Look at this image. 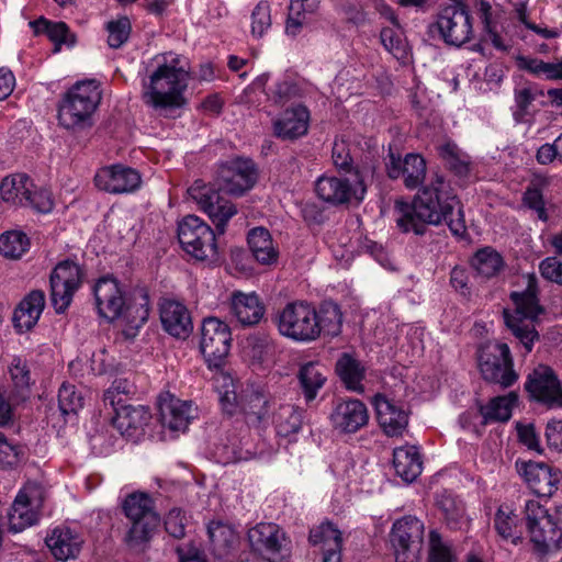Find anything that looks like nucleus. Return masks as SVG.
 Here are the masks:
<instances>
[{"label":"nucleus","instance_id":"1","mask_svg":"<svg viewBox=\"0 0 562 562\" xmlns=\"http://www.w3.org/2000/svg\"><path fill=\"white\" fill-rule=\"evenodd\" d=\"M396 225L403 233L424 235L428 225L446 223L454 236L463 237L467 225L460 200L449 182L436 176L412 203H395Z\"/></svg>","mask_w":562,"mask_h":562},{"label":"nucleus","instance_id":"2","mask_svg":"<svg viewBox=\"0 0 562 562\" xmlns=\"http://www.w3.org/2000/svg\"><path fill=\"white\" fill-rule=\"evenodd\" d=\"M280 336L295 342H312L322 335L338 336L341 331L340 307L325 301L316 308L307 301L296 300L286 303L272 317Z\"/></svg>","mask_w":562,"mask_h":562},{"label":"nucleus","instance_id":"3","mask_svg":"<svg viewBox=\"0 0 562 562\" xmlns=\"http://www.w3.org/2000/svg\"><path fill=\"white\" fill-rule=\"evenodd\" d=\"M155 63L156 68L143 80L144 102L154 109L180 108L184 103L189 71L173 53L157 56Z\"/></svg>","mask_w":562,"mask_h":562},{"label":"nucleus","instance_id":"4","mask_svg":"<svg viewBox=\"0 0 562 562\" xmlns=\"http://www.w3.org/2000/svg\"><path fill=\"white\" fill-rule=\"evenodd\" d=\"M527 286L524 291L512 292L510 300L515 305L513 314L504 312L507 327L515 338L524 346L526 353L532 350L533 344L539 340V333L535 322L543 313L538 299V281L535 274H528Z\"/></svg>","mask_w":562,"mask_h":562},{"label":"nucleus","instance_id":"5","mask_svg":"<svg viewBox=\"0 0 562 562\" xmlns=\"http://www.w3.org/2000/svg\"><path fill=\"white\" fill-rule=\"evenodd\" d=\"M102 100L100 83L87 79L75 83L61 98L58 106L59 125L66 130H82L91 125V119Z\"/></svg>","mask_w":562,"mask_h":562},{"label":"nucleus","instance_id":"6","mask_svg":"<svg viewBox=\"0 0 562 562\" xmlns=\"http://www.w3.org/2000/svg\"><path fill=\"white\" fill-rule=\"evenodd\" d=\"M122 508L130 521V528L124 537L125 543L132 549H144L161 522L153 497L143 492L132 493L125 497Z\"/></svg>","mask_w":562,"mask_h":562},{"label":"nucleus","instance_id":"7","mask_svg":"<svg viewBox=\"0 0 562 562\" xmlns=\"http://www.w3.org/2000/svg\"><path fill=\"white\" fill-rule=\"evenodd\" d=\"M477 364L482 378L502 389H508L518 381L510 349L504 342H488L477 351Z\"/></svg>","mask_w":562,"mask_h":562},{"label":"nucleus","instance_id":"8","mask_svg":"<svg viewBox=\"0 0 562 562\" xmlns=\"http://www.w3.org/2000/svg\"><path fill=\"white\" fill-rule=\"evenodd\" d=\"M178 239L183 250L199 261L215 262L218 259L215 232L195 215L179 222Z\"/></svg>","mask_w":562,"mask_h":562},{"label":"nucleus","instance_id":"9","mask_svg":"<svg viewBox=\"0 0 562 562\" xmlns=\"http://www.w3.org/2000/svg\"><path fill=\"white\" fill-rule=\"evenodd\" d=\"M438 32L448 45L460 47L469 42L473 34L472 18L462 1L441 7L434 23L429 24V33Z\"/></svg>","mask_w":562,"mask_h":562},{"label":"nucleus","instance_id":"10","mask_svg":"<svg viewBox=\"0 0 562 562\" xmlns=\"http://www.w3.org/2000/svg\"><path fill=\"white\" fill-rule=\"evenodd\" d=\"M188 194L207 214L218 234H224L228 221L237 213L236 206L222 196L214 186L202 180L194 181Z\"/></svg>","mask_w":562,"mask_h":562},{"label":"nucleus","instance_id":"11","mask_svg":"<svg viewBox=\"0 0 562 562\" xmlns=\"http://www.w3.org/2000/svg\"><path fill=\"white\" fill-rule=\"evenodd\" d=\"M248 540L252 550L268 562H289L291 558V542L276 524H258L248 531Z\"/></svg>","mask_w":562,"mask_h":562},{"label":"nucleus","instance_id":"12","mask_svg":"<svg viewBox=\"0 0 562 562\" xmlns=\"http://www.w3.org/2000/svg\"><path fill=\"white\" fill-rule=\"evenodd\" d=\"M232 346L231 327L217 317L203 319L200 349L209 367L220 368Z\"/></svg>","mask_w":562,"mask_h":562},{"label":"nucleus","instance_id":"13","mask_svg":"<svg viewBox=\"0 0 562 562\" xmlns=\"http://www.w3.org/2000/svg\"><path fill=\"white\" fill-rule=\"evenodd\" d=\"M81 267L71 261L59 262L50 273V302L56 313H64L72 302L74 294L82 283Z\"/></svg>","mask_w":562,"mask_h":562},{"label":"nucleus","instance_id":"14","mask_svg":"<svg viewBox=\"0 0 562 562\" xmlns=\"http://www.w3.org/2000/svg\"><path fill=\"white\" fill-rule=\"evenodd\" d=\"M315 190L319 199L333 205L345 204L351 199L360 202L367 192L364 182L358 172H356L353 183L345 178L322 176L316 181Z\"/></svg>","mask_w":562,"mask_h":562},{"label":"nucleus","instance_id":"15","mask_svg":"<svg viewBox=\"0 0 562 562\" xmlns=\"http://www.w3.org/2000/svg\"><path fill=\"white\" fill-rule=\"evenodd\" d=\"M525 389L529 396L548 407H562V386L554 371L539 364L527 376Z\"/></svg>","mask_w":562,"mask_h":562},{"label":"nucleus","instance_id":"16","mask_svg":"<svg viewBox=\"0 0 562 562\" xmlns=\"http://www.w3.org/2000/svg\"><path fill=\"white\" fill-rule=\"evenodd\" d=\"M258 171L251 159L235 158L220 169V189L231 195L240 196L257 182Z\"/></svg>","mask_w":562,"mask_h":562},{"label":"nucleus","instance_id":"17","mask_svg":"<svg viewBox=\"0 0 562 562\" xmlns=\"http://www.w3.org/2000/svg\"><path fill=\"white\" fill-rule=\"evenodd\" d=\"M94 184L99 190L111 194H128L140 188L142 177L136 169L116 164L99 169L94 176Z\"/></svg>","mask_w":562,"mask_h":562},{"label":"nucleus","instance_id":"18","mask_svg":"<svg viewBox=\"0 0 562 562\" xmlns=\"http://www.w3.org/2000/svg\"><path fill=\"white\" fill-rule=\"evenodd\" d=\"M518 471L531 491L540 497H551L561 483V473L544 462H524Z\"/></svg>","mask_w":562,"mask_h":562},{"label":"nucleus","instance_id":"19","mask_svg":"<svg viewBox=\"0 0 562 562\" xmlns=\"http://www.w3.org/2000/svg\"><path fill=\"white\" fill-rule=\"evenodd\" d=\"M367 406L360 400H339L330 413L333 427L345 434H353L368 424Z\"/></svg>","mask_w":562,"mask_h":562},{"label":"nucleus","instance_id":"20","mask_svg":"<svg viewBox=\"0 0 562 562\" xmlns=\"http://www.w3.org/2000/svg\"><path fill=\"white\" fill-rule=\"evenodd\" d=\"M424 538V524L414 516L397 519L392 527L390 541L394 553L419 552Z\"/></svg>","mask_w":562,"mask_h":562},{"label":"nucleus","instance_id":"21","mask_svg":"<svg viewBox=\"0 0 562 562\" xmlns=\"http://www.w3.org/2000/svg\"><path fill=\"white\" fill-rule=\"evenodd\" d=\"M390 161L386 164V173L390 179L396 180L401 177L407 189L418 188L426 177V161L418 154H407L402 160L400 156L393 153L389 155Z\"/></svg>","mask_w":562,"mask_h":562},{"label":"nucleus","instance_id":"22","mask_svg":"<svg viewBox=\"0 0 562 562\" xmlns=\"http://www.w3.org/2000/svg\"><path fill=\"white\" fill-rule=\"evenodd\" d=\"M159 315L162 328L176 338L186 339L193 330L190 311L177 300H162L159 305Z\"/></svg>","mask_w":562,"mask_h":562},{"label":"nucleus","instance_id":"23","mask_svg":"<svg viewBox=\"0 0 562 562\" xmlns=\"http://www.w3.org/2000/svg\"><path fill=\"white\" fill-rule=\"evenodd\" d=\"M100 316L114 321L123 314L125 299L117 281L113 278H101L93 289Z\"/></svg>","mask_w":562,"mask_h":562},{"label":"nucleus","instance_id":"24","mask_svg":"<svg viewBox=\"0 0 562 562\" xmlns=\"http://www.w3.org/2000/svg\"><path fill=\"white\" fill-rule=\"evenodd\" d=\"M378 422L387 436H401L408 425V413L394 400L382 394L374 396Z\"/></svg>","mask_w":562,"mask_h":562},{"label":"nucleus","instance_id":"25","mask_svg":"<svg viewBox=\"0 0 562 562\" xmlns=\"http://www.w3.org/2000/svg\"><path fill=\"white\" fill-rule=\"evenodd\" d=\"M229 311L244 327L259 324L266 313V306L255 292L234 291L229 299Z\"/></svg>","mask_w":562,"mask_h":562},{"label":"nucleus","instance_id":"26","mask_svg":"<svg viewBox=\"0 0 562 562\" xmlns=\"http://www.w3.org/2000/svg\"><path fill=\"white\" fill-rule=\"evenodd\" d=\"M310 111L306 106L297 104L286 109L273 122L274 135L281 139H296L308 131Z\"/></svg>","mask_w":562,"mask_h":562},{"label":"nucleus","instance_id":"27","mask_svg":"<svg viewBox=\"0 0 562 562\" xmlns=\"http://www.w3.org/2000/svg\"><path fill=\"white\" fill-rule=\"evenodd\" d=\"M160 422L172 431H184L192 418L191 403L167 394L158 402Z\"/></svg>","mask_w":562,"mask_h":562},{"label":"nucleus","instance_id":"28","mask_svg":"<svg viewBox=\"0 0 562 562\" xmlns=\"http://www.w3.org/2000/svg\"><path fill=\"white\" fill-rule=\"evenodd\" d=\"M308 540L313 546H322L323 562H341L342 538L334 524L326 521L312 528Z\"/></svg>","mask_w":562,"mask_h":562},{"label":"nucleus","instance_id":"29","mask_svg":"<svg viewBox=\"0 0 562 562\" xmlns=\"http://www.w3.org/2000/svg\"><path fill=\"white\" fill-rule=\"evenodd\" d=\"M276 403L259 391H251L246 394L243 404V412L246 423L255 428H266L272 422V414Z\"/></svg>","mask_w":562,"mask_h":562},{"label":"nucleus","instance_id":"30","mask_svg":"<svg viewBox=\"0 0 562 562\" xmlns=\"http://www.w3.org/2000/svg\"><path fill=\"white\" fill-rule=\"evenodd\" d=\"M50 553L58 561L76 559L82 547V539L70 528H55L45 540Z\"/></svg>","mask_w":562,"mask_h":562},{"label":"nucleus","instance_id":"31","mask_svg":"<svg viewBox=\"0 0 562 562\" xmlns=\"http://www.w3.org/2000/svg\"><path fill=\"white\" fill-rule=\"evenodd\" d=\"M45 306V295L41 290L31 291L16 306L13 324L19 333L32 329L40 319Z\"/></svg>","mask_w":562,"mask_h":562},{"label":"nucleus","instance_id":"32","mask_svg":"<svg viewBox=\"0 0 562 562\" xmlns=\"http://www.w3.org/2000/svg\"><path fill=\"white\" fill-rule=\"evenodd\" d=\"M113 409L115 413L113 425L123 436H133L136 430L143 429L150 419L149 411L143 405L134 406L122 403Z\"/></svg>","mask_w":562,"mask_h":562},{"label":"nucleus","instance_id":"33","mask_svg":"<svg viewBox=\"0 0 562 562\" xmlns=\"http://www.w3.org/2000/svg\"><path fill=\"white\" fill-rule=\"evenodd\" d=\"M211 550L218 559L228 557L236 550L239 537L234 528L222 521H211L207 526Z\"/></svg>","mask_w":562,"mask_h":562},{"label":"nucleus","instance_id":"34","mask_svg":"<svg viewBox=\"0 0 562 562\" xmlns=\"http://www.w3.org/2000/svg\"><path fill=\"white\" fill-rule=\"evenodd\" d=\"M393 467L403 481L408 483L415 481L423 470L418 449L415 446L395 448L393 451Z\"/></svg>","mask_w":562,"mask_h":562},{"label":"nucleus","instance_id":"35","mask_svg":"<svg viewBox=\"0 0 562 562\" xmlns=\"http://www.w3.org/2000/svg\"><path fill=\"white\" fill-rule=\"evenodd\" d=\"M335 370L348 391L363 393L362 381L366 376V368L358 359L344 352L337 360Z\"/></svg>","mask_w":562,"mask_h":562},{"label":"nucleus","instance_id":"36","mask_svg":"<svg viewBox=\"0 0 562 562\" xmlns=\"http://www.w3.org/2000/svg\"><path fill=\"white\" fill-rule=\"evenodd\" d=\"M299 383L307 403L314 401L327 381L326 369L319 362L310 361L300 367Z\"/></svg>","mask_w":562,"mask_h":562},{"label":"nucleus","instance_id":"37","mask_svg":"<svg viewBox=\"0 0 562 562\" xmlns=\"http://www.w3.org/2000/svg\"><path fill=\"white\" fill-rule=\"evenodd\" d=\"M34 184L31 178L25 173H14L7 176L0 183V193L4 202L16 206H23L27 194Z\"/></svg>","mask_w":562,"mask_h":562},{"label":"nucleus","instance_id":"38","mask_svg":"<svg viewBox=\"0 0 562 562\" xmlns=\"http://www.w3.org/2000/svg\"><path fill=\"white\" fill-rule=\"evenodd\" d=\"M249 249L255 259L262 265H271L278 259V250L267 228L255 227L248 233Z\"/></svg>","mask_w":562,"mask_h":562},{"label":"nucleus","instance_id":"39","mask_svg":"<svg viewBox=\"0 0 562 562\" xmlns=\"http://www.w3.org/2000/svg\"><path fill=\"white\" fill-rule=\"evenodd\" d=\"M528 531L530 533V540L539 553L546 554L560 548L562 531L552 517L549 518V527H544L542 522H540L531 527Z\"/></svg>","mask_w":562,"mask_h":562},{"label":"nucleus","instance_id":"40","mask_svg":"<svg viewBox=\"0 0 562 562\" xmlns=\"http://www.w3.org/2000/svg\"><path fill=\"white\" fill-rule=\"evenodd\" d=\"M304 411L292 404H283L272 414V424L279 436L296 434L303 425Z\"/></svg>","mask_w":562,"mask_h":562},{"label":"nucleus","instance_id":"41","mask_svg":"<svg viewBox=\"0 0 562 562\" xmlns=\"http://www.w3.org/2000/svg\"><path fill=\"white\" fill-rule=\"evenodd\" d=\"M10 529L20 532L37 521V513L31 508L29 496L19 492L9 512Z\"/></svg>","mask_w":562,"mask_h":562},{"label":"nucleus","instance_id":"42","mask_svg":"<svg viewBox=\"0 0 562 562\" xmlns=\"http://www.w3.org/2000/svg\"><path fill=\"white\" fill-rule=\"evenodd\" d=\"M471 266L480 277L491 279L503 270L505 261L498 251L486 246L476 250L471 260Z\"/></svg>","mask_w":562,"mask_h":562},{"label":"nucleus","instance_id":"43","mask_svg":"<svg viewBox=\"0 0 562 562\" xmlns=\"http://www.w3.org/2000/svg\"><path fill=\"white\" fill-rule=\"evenodd\" d=\"M9 373L12 382L10 397L15 402H24L31 392V373L25 361L21 358H13Z\"/></svg>","mask_w":562,"mask_h":562},{"label":"nucleus","instance_id":"44","mask_svg":"<svg viewBox=\"0 0 562 562\" xmlns=\"http://www.w3.org/2000/svg\"><path fill=\"white\" fill-rule=\"evenodd\" d=\"M518 402L516 392H509L492 398L486 406L481 407L484 422H507L512 417L513 407Z\"/></svg>","mask_w":562,"mask_h":562},{"label":"nucleus","instance_id":"45","mask_svg":"<svg viewBox=\"0 0 562 562\" xmlns=\"http://www.w3.org/2000/svg\"><path fill=\"white\" fill-rule=\"evenodd\" d=\"M437 505L442 512L449 528L459 529L465 522L463 502L451 493L443 492L437 497Z\"/></svg>","mask_w":562,"mask_h":562},{"label":"nucleus","instance_id":"46","mask_svg":"<svg viewBox=\"0 0 562 562\" xmlns=\"http://www.w3.org/2000/svg\"><path fill=\"white\" fill-rule=\"evenodd\" d=\"M549 184L546 177H537L522 194V203L528 209L535 211L540 221L547 222L549 216L546 210V203L542 194V188Z\"/></svg>","mask_w":562,"mask_h":562},{"label":"nucleus","instance_id":"47","mask_svg":"<svg viewBox=\"0 0 562 562\" xmlns=\"http://www.w3.org/2000/svg\"><path fill=\"white\" fill-rule=\"evenodd\" d=\"M149 316V299L146 292H139L130 304L125 303L123 314L126 324L132 329L140 328Z\"/></svg>","mask_w":562,"mask_h":562},{"label":"nucleus","instance_id":"48","mask_svg":"<svg viewBox=\"0 0 562 562\" xmlns=\"http://www.w3.org/2000/svg\"><path fill=\"white\" fill-rule=\"evenodd\" d=\"M543 91L535 83H524L517 86L514 91L515 109L513 116L516 122H520L527 114L528 109L535 100L543 97Z\"/></svg>","mask_w":562,"mask_h":562},{"label":"nucleus","instance_id":"49","mask_svg":"<svg viewBox=\"0 0 562 562\" xmlns=\"http://www.w3.org/2000/svg\"><path fill=\"white\" fill-rule=\"evenodd\" d=\"M439 156L446 166L458 176H467L469 172V156L463 153L454 143L448 142L439 148Z\"/></svg>","mask_w":562,"mask_h":562},{"label":"nucleus","instance_id":"50","mask_svg":"<svg viewBox=\"0 0 562 562\" xmlns=\"http://www.w3.org/2000/svg\"><path fill=\"white\" fill-rule=\"evenodd\" d=\"M29 247L30 239L23 232L12 231L0 236V252L7 258H20Z\"/></svg>","mask_w":562,"mask_h":562},{"label":"nucleus","instance_id":"51","mask_svg":"<svg viewBox=\"0 0 562 562\" xmlns=\"http://www.w3.org/2000/svg\"><path fill=\"white\" fill-rule=\"evenodd\" d=\"M517 515L506 512L503 506L497 509L494 517V528L498 536L513 544H518L521 541L520 535L517 533Z\"/></svg>","mask_w":562,"mask_h":562},{"label":"nucleus","instance_id":"52","mask_svg":"<svg viewBox=\"0 0 562 562\" xmlns=\"http://www.w3.org/2000/svg\"><path fill=\"white\" fill-rule=\"evenodd\" d=\"M105 31L108 32V45L113 49H117L122 47L131 36V20L126 15H121L106 22Z\"/></svg>","mask_w":562,"mask_h":562},{"label":"nucleus","instance_id":"53","mask_svg":"<svg viewBox=\"0 0 562 562\" xmlns=\"http://www.w3.org/2000/svg\"><path fill=\"white\" fill-rule=\"evenodd\" d=\"M250 33L255 38L263 37L271 29V5L267 0L259 1L250 14Z\"/></svg>","mask_w":562,"mask_h":562},{"label":"nucleus","instance_id":"54","mask_svg":"<svg viewBox=\"0 0 562 562\" xmlns=\"http://www.w3.org/2000/svg\"><path fill=\"white\" fill-rule=\"evenodd\" d=\"M398 29L383 27L380 32V41L383 47L392 54L396 59H406L408 56V48Z\"/></svg>","mask_w":562,"mask_h":562},{"label":"nucleus","instance_id":"55","mask_svg":"<svg viewBox=\"0 0 562 562\" xmlns=\"http://www.w3.org/2000/svg\"><path fill=\"white\" fill-rule=\"evenodd\" d=\"M58 406L63 415L76 414L83 406V397L75 385L63 383L58 391Z\"/></svg>","mask_w":562,"mask_h":562},{"label":"nucleus","instance_id":"56","mask_svg":"<svg viewBox=\"0 0 562 562\" xmlns=\"http://www.w3.org/2000/svg\"><path fill=\"white\" fill-rule=\"evenodd\" d=\"M222 384H218L220 379L216 380V390L218 393V401L224 413L233 415L238 406L237 393L234 381L231 376H221Z\"/></svg>","mask_w":562,"mask_h":562},{"label":"nucleus","instance_id":"57","mask_svg":"<svg viewBox=\"0 0 562 562\" xmlns=\"http://www.w3.org/2000/svg\"><path fill=\"white\" fill-rule=\"evenodd\" d=\"M457 558L451 546L445 542L437 530L429 532V555L428 562H456Z\"/></svg>","mask_w":562,"mask_h":562},{"label":"nucleus","instance_id":"58","mask_svg":"<svg viewBox=\"0 0 562 562\" xmlns=\"http://www.w3.org/2000/svg\"><path fill=\"white\" fill-rule=\"evenodd\" d=\"M247 347L252 359L263 361L274 351L276 342L270 335L257 333L247 338Z\"/></svg>","mask_w":562,"mask_h":562},{"label":"nucleus","instance_id":"59","mask_svg":"<svg viewBox=\"0 0 562 562\" xmlns=\"http://www.w3.org/2000/svg\"><path fill=\"white\" fill-rule=\"evenodd\" d=\"M525 519L528 530L542 522V526L549 527V518L552 517L548 510L537 499H527L524 506Z\"/></svg>","mask_w":562,"mask_h":562},{"label":"nucleus","instance_id":"60","mask_svg":"<svg viewBox=\"0 0 562 562\" xmlns=\"http://www.w3.org/2000/svg\"><path fill=\"white\" fill-rule=\"evenodd\" d=\"M22 447L10 441L7 436L0 431V464L3 468H11L20 461Z\"/></svg>","mask_w":562,"mask_h":562},{"label":"nucleus","instance_id":"61","mask_svg":"<svg viewBox=\"0 0 562 562\" xmlns=\"http://www.w3.org/2000/svg\"><path fill=\"white\" fill-rule=\"evenodd\" d=\"M27 198L23 206H30L40 213H48L53 210L54 202L48 190L40 189L34 191L33 188H31Z\"/></svg>","mask_w":562,"mask_h":562},{"label":"nucleus","instance_id":"62","mask_svg":"<svg viewBox=\"0 0 562 562\" xmlns=\"http://www.w3.org/2000/svg\"><path fill=\"white\" fill-rule=\"evenodd\" d=\"M133 385L126 379H116L112 385L105 391L103 400L105 404L112 407L123 403V395L132 392Z\"/></svg>","mask_w":562,"mask_h":562},{"label":"nucleus","instance_id":"63","mask_svg":"<svg viewBox=\"0 0 562 562\" xmlns=\"http://www.w3.org/2000/svg\"><path fill=\"white\" fill-rule=\"evenodd\" d=\"M165 529L173 538L180 539L186 535V516L179 508H172L166 516Z\"/></svg>","mask_w":562,"mask_h":562},{"label":"nucleus","instance_id":"64","mask_svg":"<svg viewBox=\"0 0 562 562\" xmlns=\"http://www.w3.org/2000/svg\"><path fill=\"white\" fill-rule=\"evenodd\" d=\"M539 271L543 279L562 285V261L557 257H547L541 260Z\"/></svg>","mask_w":562,"mask_h":562}]
</instances>
